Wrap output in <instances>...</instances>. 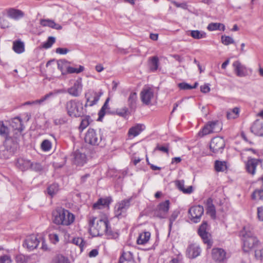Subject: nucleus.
<instances>
[{"label": "nucleus", "mask_w": 263, "mask_h": 263, "mask_svg": "<svg viewBox=\"0 0 263 263\" xmlns=\"http://www.w3.org/2000/svg\"><path fill=\"white\" fill-rule=\"evenodd\" d=\"M212 257L213 260L217 262L224 261L227 258L226 251L220 248H214L212 250Z\"/></svg>", "instance_id": "nucleus-11"}, {"label": "nucleus", "mask_w": 263, "mask_h": 263, "mask_svg": "<svg viewBox=\"0 0 263 263\" xmlns=\"http://www.w3.org/2000/svg\"><path fill=\"white\" fill-rule=\"evenodd\" d=\"M225 146L224 139L220 137L214 138L210 143V147L213 153H217L222 150Z\"/></svg>", "instance_id": "nucleus-12"}, {"label": "nucleus", "mask_w": 263, "mask_h": 263, "mask_svg": "<svg viewBox=\"0 0 263 263\" xmlns=\"http://www.w3.org/2000/svg\"><path fill=\"white\" fill-rule=\"evenodd\" d=\"M41 237V234L37 235L32 234L27 236L24 242V247L30 251L34 250L38 246Z\"/></svg>", "instance_id": "nucleus-6"}, {"label": "nucleus", "mask_w": 263, "mask_h": 263, "mask_svg": "<svg viewBox=\"0 0 263 263\" xmlns=\"http://www.w3.org/2000/svg\"><path fill=\"white\" fill-rule=\"evenodd\" d=\"M106 231L104 234H105L107 238L108 239L116 238L118 237V234L116 232H114L111 230L110 227L109 226V224L107 225L106 228Z\"/></svg>", "instance_id": "nucleus-47"}, {"label": "nucleus", "mask_w": 263, "mask_h": 263, "mask_svg": "<svg viewBox=\"0 0 263 263\" xmlns=\"http://www.w3.org/2000/svg\"><path fill=\"white\" fill-rule=\"evenodd\" d=\"M16 260L17 263H25V257L23 255H18L16 257Z\"/></svg>", "instance_id": "nucleus-64"}, {"label": "nucleus", "mask_w": 263, "mask_h": 263, "mask_svg": "<svg viewBox=\"0 0 263 263\" xmlns=\"http://www.w3.org/2000/svg\"><path fill=\"white\" fill-rule=\"evenodd\" d=\"M65 92V90L64 89H57L54 90L53 91L50 92L49 93L45 95L44 97L39 100V104H41L45 101L49 99V98L53 97L55 95H58L59 93H64Z\"/></svg>", "instance_id": "nucleus-30"}, {"label": "nucleus", "mask_w": 263, "mask_h": 263, "mask_svg": "<svg viewBox=\"0 0 263 263\" xmlns=\"http://www.w3.org/2000/svg\"><path fill=\"white\" fill-rule=\"evenodd\" d=\"M159 59L155 56L149 59V67L152 71H156L158 68Z\"/></svg>", "instance_id": "nucleus-37"}, {"label": "nucleus", "mask_w": 263, "mask_h": 263, "mask_svg": "<svg viewBox=\"0 0 263 263\" xmlns=\"http://www.w3.org/2000/svg\"><path fill=\"white\" fill-rule=\"evenodd\" d=\"M107 203V201L104 199H99L98 201L93 204L95 209H100Z\"/></svg>", "instance_id": "nucleus-48"}, {"label": "nucleus", "mask_w": 263, "mask_h": 263, "mask_svg": "<svg viewBox=\"0 0 263 263\" xmlns=\"http://www.w3.org/2000/svg\"><path fill=\"white\" fill-rule=\"evenodd\" d=\"M61 235L59 233H53L49 234L48 237L51 243L55 245L60 241V239L61 238Z\"/></svg>", "instance_id": "nucleus-41"}, {"label": "nucleus", "mask_w": 263, "mask_h": 263, "mask_svg": "<svg viewBox=\"0 0 263 263\" xmlns=\"http://www.w3.org/2000/svg\"><path fill=\"white\" fill-rule=\"evenodd\" d=\"M90 117H84L81 120L80 124L79 126V130L82 132L90 124Z\"/></svg>", "instance_id": "nucleus-38"}, {"label": "nucleus", "mask_w": 263, "mask_h": 263, "mask_svg": "<svg viewBox=\"0 0 263 263\" xmlns=\"http://www.w3.org/2000/svg\"><path fill=\"white\" fill-rule=\"evenodd\" d=\"M108 101L109 98H107L99 112V118L103 117L105 115V110L108 108Z\"/></svg>", "instance_id": "nucleus-52"}, {"label": "nucleus", "mask_w": 263, "mask_h": 263, "mask_svg": "<svg viewBox=\"0 0 263 263\" xmlns=\"http://www.w3.org/2000/svg\"><path fill=\"white\" fill-rule=\"evenodd\" d=\"M81 79L74 80L71 82L72 86L68 89V92L71 95L77 97L81 93L82 89Z\"/></svg>", "instance_id": "nucleus-17"}, {"label": "nucleus", "mask_w": 263, "mask_h": 263, "mask_svg": "<svg viewBox=\"0 0 263 263\" xmlns=\"http://www.w3.org/2000/svg\"><path fill=\"white\" fill-rule=\"evenodd\" d=\"M133 254L130 251L123 252L119 261V263H133Z\"/></svg>", "instance_id": "nucleus-27"}, {"label": "nucleus", "mask_w": 263, "mask_h": 263, "mask_svg": "<svg viewBox=\"0 0 263 263\" xmlns=\"http://www.w3.org/2000/svg\"><path fill=\"white\" fill-rule=\"evenodd\" d=\"M84 70L83 66L79 65L78 68L67 65V73H79Z\"/></svg>", "instance_id": "nucleus-39"}, {"label": "nucleus", "mask_w": 263, "mask_h": 263, "mask_svg": "<svg viewBox=\"0 0 263 263\" xmlns=\"http://www.w3.org/2000/svg\"><path fill=\"white\" fill-rule=\"evenodd\" d=\"M72 161L77 165L83 166L86 162V156L79 151H76L73 154Z\"/></svg>", "instance_id": "nucleus-20"}, {"label": "nucleus", "mask_w": 263, "mask_h": 263, "mask_svg": "<svg viewBox=\"0 0 263 263\" xmlns=\"http://www.w3.org/2000/svg\"><path fill=\"white\" fill-rule=\"evenodd\" d=\"M208 224L204 221L201 224L198 229V234L203 239L205 243H208L209 246H211V242L210 240V234L206 232Z\"/></svg>", "instance_id": "nucleus-16"}, {"label": "nucleus", "mask_w": 263, "mask_h": 263, "mask_svg": "<svg viewBox=\"0 0 263 263\" xmlns=\"http://www.w3.org/2000/svg\"><path fill=\"white\" fill-rule=\"evenodd\" d=\"M137 100V93L136 92L130 93L128 98V104L129 107L131 109H134L136 108V102Z\"/></svg>", "instance_id": "nucleus-35"}, {"label": "nucleus", "mask_w": 263, "mask_h": 263, "mask_svg": "<svg viewBox=\"0 0 263 263\" xmlns=\"http://www.w3.org/2000/svg\"><path fill=\"white\" fill-rule=\"evenodd\" d=\"M243 229L245 233L243 234V250L245 252H249L253 248L257 247L260 243L251 231L247 230L246 227Z\"/></svg>", "instance_id": "nucleus-2"}, {"label": "nucleus", "mask_w": 263, "mask_h": 263, "mask_svg": "<svg viewBox=\"0 0 263 263\" xmlns=\"http://www.w3.org/2000/svg\"><path fill=\"white\" fill-rule=\"evenodd\" d=\"M144 129L145 126L144 125L137 124L129 129L128 135L130 138H134L138 136Z\"/></svg>", "instance_id": "nucleus-21"}, {"label": "nucleus", "mask_w": 263, "mask_h": 263, "mask_svg": "<svg viewBox=\"0 0 263 263\" xmlns=\"http://www.w3.org/2000/svg\"><path fill=\"white\" fill-rule=\"evenodd\" d=\"M17 165L22 171L27 170L30 168L31 162L29 160L20 158L17 160Z\"/></svg>", "instance_id": "nucleus-32"}, {"label": "nucleus", "mask_w": 263, "mask_h": 263, "mask_svg": "<svg viewBox=\"0 0 263 263\" xmlns=\"http://www.w3.org/2000/svg\"><path fill=\"white\" fill-rule=\"evenodd\" d=\"M257 247L255 251V256L257 259L261 260L263 259V247L259 245Z\"/></svg>", "instance_id": "nucleus-50"}, {"label": "nucleus", "mask_w": 263, "mask_h": 263, "mask_svg": "<svg viewBox=\"0 0 263 263\" xmlns=\"http://www.w3.org/2000/svg\"><path fill=\"white\" fill-rule=\"evenodd\" d=\"M258 218L260 221H263V208L259 207L257 209Z\"/></svg>", "instance_id": "nucleus-62"}, {"label": "nucleus", "mask_w": 263, "mask_h": 263, "mask_svg": "<svg viewBox=\"0 0 263 263\" xmlns=\"http://www.w3.org/2000/svg\"><path fill=\"white\" fill-rule=\"evenodd\" d=\"M206 205V212L213 218H215L216 216V210L213 203V200L211 198H208L205 202Z\"/></svg>", "instance_id": "nucleus-28"}, {"label": "nucleus", "mask_w": 263, "mask_h": 263, "mask_svg": "<svg viewBox=\"0 0 263 263\" xmlns=\"http://www.w3.org/2000/svg\"><path fill=\"white\" fill-rule=\"evenodd\" d=\"M240 109L238 107H234L227 111V117L228 119H234L237 118L239 114Z\"/></svg>", "instance_id": "nucleus-34"}, {"label": "nucleus", "mask_w": 263, "mask_h": 263, "mask_svg": "<svg viewBox=\"0 0 263 263\" xmlns=\"http://www.w3.org/2000/svg\"><path fill=\"white\" fill-rule=\"evenodd\" d=\"M0 263H12V260L8 255H4L0 257Z\"/></svg>", "instance_id": "nucleus-59"}, {"label": "nucleus", "mask_w": 263, "mask_h": 263, "mask_svg": "<svg viewBox=\"0 0 263 263\" xmlns=\"http://www.w3.org/2000/svg\"><path fill=\"white\" fill-rule=\"evenodd\" d=\"M201 249L196 244L190 245L186 249V255L190 258H195L200 255Z\"/></svg>", "instance_id": "nucleus-18"}, {"label": "nucleus", "mask_w": 263, "mask_h": 263, "mask_svg": "<svg viewBox=\"0 0 263 263\" xmlns=\"http://www.w3.org/2000/svg\"><path fill=\"white\" fill-rule=\"evenodd\" d=\"M103 95V92L100 91L97 92L93 90H89L86 94V103L85 107L87 106H92L96 104L100 99V97Z\"/></svg>", "instance_id": "nucleus-9"}, {"label": "nucleus", "mask_w": 263, "mask_h": 263, "mask_svg": "<svg viewBox=\"0 0 263 263\" xmlns=\"http://www.w3.org/2000/svg\"><path fill=\"white\" fill-rule=\"evenodd\" d=\"M215 168L217 172H223L227 168L226 162L217 160L215 163Z\"/></svg>", "instance_id": "nucleus-40"}, {"label": "nucleus", "mask_w": 263, "mask_h": 263, "mask_svg": "<svg viewBox=\"0 0 263 263\" xmlns=\"http://www.w3.org/2000/svg\"><path fill=\"white\" fill-rule=\"evenodd\" d=\"M140 96L142 102L146 105H148L154 98V91L149 87H144L140 93Z\"/></svg>", "instance_id": "nucleus-14"}, {"label": "nucleus", "mask_w": 263, "mask_h": 263, "mask_svg": "<svg viewBox=\"0 0 263 263\" xmlns=\"http://www.w3.org/2000/svg\"><path fill=\"white\" fill-rule=\"evenodd\" d=\"M170 209V201L167 200L160 203L157 207L156 215L160 218H165Z\"/></svg>", "instance_id": "nucleus-13"}, {"label": "nucleus", "mask_w": 263, "mask_h": 263, "mask_svg": "<svg viewBox=\"0 0 263 263\" xmlns=\"http://www.w3.org/2000/svg\"><path fill=\"white\" fill-rule=\"evenodd\" d=\"M13 50L15 52L20 54L24 52V43L20 40L15 41L13 43Z\"/></svg>", "instance_id": "nucleus-31"}, {"label": "nucleus", "mask_w": 263, "mask_h": 263, "mask_svg": "<svg viewBox=\"0 0 263 263\" xmlns=\"http://www.w3.org/2000/svg\"><path fill=\"white\" fill-rule=\"evenodd\" d=\"M175 184L178 189L184 194H190L193 192V188L191 185L189 186L187 188L184 187V181L183 180L176 181Z\"/></svg>", "instance_id": "nucleus-26"}, {"label": "nucleus", "mask_w": 263, "mask_h": 263, "mask_svg": "<svg viewBox=\"0 0 263 263\" xmlns=\"http://www.w3.org/2000/svg\"><path fill=\"white\" fill-rule=\"evenodd\" d=\"M67 242H72L73 244L79 246L81 248L84 246V241L82 238H71L70 237L68 236Z\"/></svg>", "instance_id": "nucleus-44"}, {"label": "nucleus", "mask_w": 263, "mask_h": 263, "mask_svg": "<svg viewBox=\"0 0 263 263\" xmlns=\"http://www.w3.org/2000/svg\"><path fill=\"white\" fill-rule=\"evenodd\" d=\"M84 140L86 143L92 145H98L101 141L102 137L99 132L93 128H89L85 134Z\"/></svg>", "instance_id": "nucleus-5"}, {"label": "nucleus", "mask_w": 263, "mask_h": 263, "mask_svg": "<svg viewBox=\"0 0 263 263\" xmlns=\"http://www.w3.org/2000/svg\"><path fill=\"white\" fill-rule=\"evenodd\" d=\"M42 237L40 238V241H42V247L41 249L45 251H48L50 250V248L48 247V245L46 243L45 239L44 237V233L41 234Z\"/></svg>", "instance_id": "nucleus-56"}, {"label": "nucleus", "mask_w": 263, "mask_h": 263, "mask_svg": "<svg viewBox=\"0 0 263 263\" xmlns=\"http://www.w3.org/2000/svg\"><path fill=\"white\" fill-rule=\"evenodd\" d=\"M59 191V185L57 183H53L48 186L47 189L48 194L52 197L54 196Z\"/></svg>", "instance_id": "nucleus-46"}, {"label": "nucleus", "mask_w": 263, "mask_h": 263, "mask_svg": "<svg viewBox=\"0 0 263 263\" xmlns=\"http://www.w3.org/2000/svg\"><path fill=\"white\" fill-rule=\"evenodd\" d=\"M203 212V207L200 205L192 206L189 210V214L191 216V220L195 223L200 221Z\"/></svg>", "instance_id": "nucleus-8"}, {"label": "nucleus", "mask_w": 263, "mask_h": 263, "mask_svg": "<svg viewBox=\"0 0 263 263\" xmlns=\"http://www.w3.org/2000/svg\"><path fill=\"white\" fill-rule=\"evenodd\" d=\"M261 163L259 159H250L246 163V167L248 173L254 175L255 174L256 166Z\"/></svg>", "instance_id": "nucleus-19"}, {"label": "nucleus", "mask_w": 263, "mask_h": 263, "mask_svg": "<svg viewBox=\"0 0 263 263\" xmlns=\"http://www.w3.org/2000/svg\"><path fill=\"white\" fill-rule=\"evenodd\" d=\"M222 129L220 123L218 121L209 122L200 130L198 135L202 137L204 136L213 133H218Z\"/></svg>", "instance_id": "nucleus-4"}, {"label": "nucleus", "mask_w": 263, "mask_h": 263, "mask_svg": "<svg viewBox=\"0 0 263 263\" xmlns=\"http://www.w3.org/2000/svg\"><path fill=\"white\" fill-rule=\"evenodd\" d=\"M0 135L5 139H7L9 136V129L2 121H0Z\"/></svg>", "instance_id": "nucleus-42"}, {"label": "nucleus", "mask_w": 263, "mask_h": 263, "mask_svg": "<svg viewBox=\"0 0 263 263\" xmlns=\"http://www.w3.org/2000/svg\"><path fill=\"white\" fill-rule=\"evenodd\" d=\"M178 85V87L181 89L188 90V89H192L191 86L186 83H179Z\"/></svg>", "instance_id": "nucleus-60"}, {"label": "nucleus", "mask_w": 263, "mask_h": 263, "mask_svg": "<svg viewBox=\"0 0 263 263\" xmlns=\"http://www.w3.org/2000/svg\"><path fill=\"white\" fill-rule=\"evenodd\" d=\"M75 220V215L67 211V226L72 224Z\"/></svg>", "instance_id": "nucleus-55"}, {"label": "nucleus", "mask_w": 263, "mask_h": 263, "mask_svg": "<svg viewBox=\"0 0 263 263\" xmlns=\"http://www.w3.org/2000/svg\"><path fill=\"white\" fill-rule=\"evenodd\" d=\"M40 24L43 27H49L56 30H61L62 28L61 25L57 24L53 20L50 19H41Z\"/></svg>", "instance_id": "nucleus-23"}, {"label": "nucleus", "mask_w": 263, "mask_h": 263, "mask_svg": "<svg viewBox=\"0 0 263 263\" xmlns=\"http://www.w3.org/2000/svg\"><path fill=\"white\" fill-rule=\"evenodd\" d=\"M57 66L58 69L61 71L62 74H65L64 68L66 67V62L65 60H60L57 61Z\"/></svg>", "instance_id": "nucleus-53"}, {"label": "nucleus", "mask_w": 263, "mask_h": 263, "mask_svg": "<svg viewBox=\"0 0 263 263\" xmlns=\"http://www.w3.org/2000/svg\"><path fill=\"white\" fill-rule=\"evenodd\" d=\"M155 150H159L166 153H168V148L167 146H160L159 145H157Z\"/></svg>", "instance_id": "nucleus-61"}, {"label": "nucleus", "mask_w": 263, "mask_h": 263, "mask_svg": "<svg viewBox=\"0 0 263 263\" xmlns=\"http://www.w3.org/2000/svg\"><path fill=\"white\" fill-rule=\"evenodd\" d=\"M251 130L255 135L263 136V123L259 120L255 121L252 126Z\"/></svg>", "instance_id": "nucleus-24"}, {"label": "nucleus", "mask_w": 263, "mask_h": 263, "mask_svg": "<svg viewBox=\"0 0 263 263\" xmlns=\"http://www.w3.org/2000/svg\"><path fill=\"white\" fill-rule=\"evenodd\" d=\"M41 148L44 151H49L51 148V143L48 140H44L41 144Z\"/></svg>", "instance_id": "nucleus-51"}, {"label": "nucleus", "mask_w": 263, "mask_h": 263, "mask_svg": "<svg viewBox=\"0 0 263 263\" xmlns=\"http://www.w3.org/2000/svg\"><path fill=\"white\" fill-rule=\"evenodd\" d=\"M179 214V212L177 210L173 211L172 213L170 218V224H169V227L171 229L172 227L173 223L176 218L178 217Z\"/></svg>", "instance_id": "nucleus-54"}, {"label": "nucleus", "mask_w": 263, "mask_h": 263, "mask_svg": "<svg viewBox=\"0 0 263 263\" xmlns=\"http://www.w3.org/2000/svg\"><path fill=\"white\" fill-rule=\"evenodd\" d=\"M65 218V211L64 209L59 207L57 208L52 213L53 222L58 225L64 224Z\"/></svg>", "instance_id": "nucleus-10"}, {"label": "nucleus", "mask_w": 263, "mask_h": 263, "mask_svg": "<svg viewBox=\"0 0 263 263\" xmlns=\"http://www.w3.org/2000/svg\"><path fill=\"white\" fill-rule=\"evenodd\" d=\"M53 263H66L65 258L62 255H58L54 258Z\"/></svg>", "instance_id": "nucleus-58"}, {"label": "nucleus", "mask_w": 263, "mask_h": 263, "mask_svg": "<svg viewBox=\"0 0 263 263\" xmlns=\"http://www.w3.org/2000/svg\"><path fill=\"white\" fill-rule=\"evenodd\" d=\"M233 67L236 74L240 77H246L248 75V69L239 61H236L233 63Z\"/></svg>", "instance_id": "nucleus-15"}, {"label": "nucleus", "mask_w": 263, "mask_h": 263, "mask_svg": "<svg viewBox=\"0 0 263 263\" xmlns=\"http://www.w3.org/2000/svg\"><path fill=\"white\" fill-rule=\"evenodd\" d=\"M89 231L93 237L103 235L109 222L106 219H98L95 217H90L88 220Z\"/></svg>", "instance_id": "nucleus-1"}, {"label": "nucleus", "mask_w": 263, "mask_h": 263, "mask_svg": "<svg viewBox=\"0 0 263 263\" xmlns=\"http://www.w3.org/2000/svg\"><path fill=\"white\" fill-rule=\"evenodd\" d=\"M55 42V38L53 36H49L47 40L42 45V47L44 49H48L52 47Z\"/></svg>", "instance_id": "nucleus-43"}, {"label": "nucleus", "mask_w": 263, "mask_h": 263, "mask_svg": "<svg viewBox=\"0 0 263 263\" xmlns=\"http://www.w3.org/2000/svg\"><path fill=\"white\" fill-rule=\"evenodd\" d=\"M150 238V232H142L139 234L137 239V243L138 245H144L149 241Z\"/></svg>", "instance_id": "nucleus-25"}, {"label": "nucleus", "mask_w": 263, "mask_h": 263, "mask_svg": "<svg viewBox=\"0 0 263 263\" xmlns=\"http://www.w3.org/2000/svg\"><path fill=\"white\" fill-rule=\"evenodd\" d=\"M68 112L70 116L78 117L83 115V108L81 104L70 101L68 105Z\"/></svg>", "instance_id": "nucleus-7"}, {"label": "nucleus", "mask_w": 263, "mask_h": 263, "mask_svg": "<svg viewBox=\"0 0 263 263\" xmlns=\"http://www.w3.org/2000/svg\"><path fill=\"white\" fill-rule=\"evenodd\" d=\"M187 35H191L194 39H201L206 37V33L199 30H189L187 31Z\"/></svg>", "instance_id": "nucleus-33"}, {"label": "nucleus", "mask_w": 263, "mask_h": 263, "mask_svg": "<svg viewBox=\"0 0 263 263\" xmlns=\"http://www.w3.org/2000/svg\"><path fill=\"white\" fill-rule=\"evenodd\" d=\"M8 16L14 20H19L23 18L24 15V12L21 10L14 8H10L7 11Z\"/></svg>", "instance_id": "nucleus-22"}, {"label": "nucleus", "mask_w": 263, "mask_h": 263, "mask_svg": "<svg viewBox=\"0 0 263 263\" xmlns=\"http://www.w3.org/2000/svg\"><path fill=\"white\" fill-rule=\"evenodd\" d=\"M11 126L14 130H17L19 132H22L24 128V126L22 124V121L18 117H16L12 119Z\"/></svg>", "instance_id": "nucleus-29"}, {"label": "nucleus", "mask_w": 263, "mask_h": 263, "mask_svg": "<svg viewBox=\"0 0 263 263\" xmlns=\"http://www.w3.org/2000/svg\"><path fill=\"white\" fill-rule=\"evenodd\" d=\"M208 29L210 31L222 30L225 29V26L223 24L218 23H212L209 24Z\"/></svg>", "instance_id": "nucleus-36"}, {"label": "nucleus", "mask_w": 263, "mask_h": 263, "mask_svg": "<svg viewBox=\"0 0 263 263\" xmlns=\"http://www.w3.org/2000/svg\"><path fill=\"white\" fill-rule=\"evenodd\" d=\"M200 90L203 93H207L210 91V88L209 84H204L200 86Z\"/></svg>", "instance_id": "nucleus-63"}, {"label": "nucleus", "mask_w": 263, "mask_h": 263, "mask_svg": "<svg viewBox=\"0 0 263 263\" xmlns=\"http://www.w3.org/2000/svg\"><path fill=\"white\" fill-rule=\"evenodd\" d=\"M132 198L123 199L118 203L115 206V216L118 218H121L126 215L127 210L130 206V202Z\"/></svg>", "instance_id": "nucleus-3"}, {"label": "nucleus", "mask_w": 263, "mask_h": 263, "mask_svg": "<svg viewBox=\"0 0 263 263\" xmlns=\"http://www.w3.org/2000/svg\"><path fill=\"white\" fill-rule=\"evenodd\" d=\"M221 42L225 45H229L234 43L233 39L229 36L222 35L221 36Z\"/></svg>", "instance_id": "nucleus-49"}, {"label": "nucleus", "mask_w": 263, "mask_h": 263, "mask_svg": "<svg viewBox=\"0 0 263 263\" xmlns=\"http://www.w3.org/2000/svg\"><path fill=\"white\" fill-rule=\"evenodd\" d=\"M252 198L255 200L263 199V188L255 190L252 195Z\"/></svg>", "instance_id": "nucleus-45"}, {"label": "nucleus", "mask_w": 263, "mask_h": 263, "mask_svg": "<svg viewBox=\"0 0 263 263\" xmlns=\"http://www.w3.org/2000/svg\"><path fill=\"white\" fill-rule=\"evenodd\" d=\"M30 168L35 171H39L42 169L41 164L37 162H31Z\"/></svg>", "instance_id": "nucleus-57"}]
</instances>
